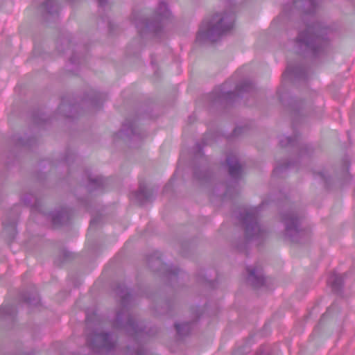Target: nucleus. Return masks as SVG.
I'll list each match as a JSON object with an SVG mask.
<instances>
[{
  "label": "nucleus",
  "instance_id": "nucleus-42",
  "mask_svg": "<svg viewBox=\"0 0 355 355\" xmlns=\"http://www.w3.org/2000/svg\"><path fill=\"white\" fill-rule=\"evenodd\" d=\"M241 128H236L234 129V134H235V135H236V134H237V132H240V131H241Z\"/></svg>",
  "mask_w": 355,
  "mask_h": 355
},
{
  "label": "nucleus",
  "instance_id": "nucleus-20",
  "mask_svg": "<svg viewBox=\"0 0 355 355\" xmlns=\"http://www.w3.org/2000/svg\"><path fill=\"white\" fill-rule=\"evenodd\" d=\"M332 290L336 293L341 291L343 285V277L338 274H333L329 278Z\"/></svg>",
  "mask_w": 355,
  "mask_h": 355
},
{
  "label": "nucleus",
  "instance_id": "nucleus-25",
  "mask_svg": "<svg viewBox=\"0 0 355 355\" xmlns=\"http://www.w3.org/2000/svg\"><path fill=\"white\" fill-rule=\"evenodd\" d=\"M313 152L312 148L308 145H302L300 147L299 153V159L304 160L306 157H308Z\"/></svg>",
  "mask_w": 355,
  "mask_h": 355
},
{
  "label": "nucleus",
  "instance_id": "nucleus-36",
  "mask_svg": "<svg viewBox=\"0 0 355 355\" xmlns=\"http://www.w3.org/2000/svg\"><path fill=\"white\" fill-rule=\"evenodd\" d=\"M62 255L64 257V261H67V260L69 259L71 257V254L69 252H67V251H63L62 252Z\"/></svg>",
  "mask_w": 355,
  "mask_h": 355
},
{
  "label": "nucleus",
  "instance_id": "nucleus-33",
  "mask_svg": "<svg viewBox=\"0 0 355 355\" xmlns=\"http://www.w3.org/2000/svg\"><path fill=\"white\" fill-rule=\"evenodd\" d=\"M99 221H100V218H98V217L92 218V219L91 220V221H90V225H89V230H92V228H94V226H95L96 225H97V224L99 223Z\"/></svg>",
  "mask_w": 355,
  "mask_h": 355
},
{
  "label": "nucleus",
  "instance_id": "nucleus-9",
  "mask_svg": "<svg viewBox=\"0 0 355 355\" xmlns=\"http://www.w3.org/2000/svg\"><path fill=\"white\" fill-rule=\"evenodd\" d=\"M148 264L154 270L164 273V277L171 284L176 282L179 276L184 275L178 268H172L164 263L160 259V254L158 252H154L148 257Z\"/></svg>",
  "mask_w": 355,
  "mask_h": 355
},
{
  "label": "nucleus",
  "instance_id": "nucleus-37",
  "mask_svg": "<svg viewBox=\"0 0 355 355\" xmlns=\"http://www.w3.org/2000/svg\"><path fill=\"white\" fill-rule=\"evenodd\" d=\"M317 175L318 176H320L324 181L327 182V175H326L324 172H323V171L318 172V173H317Z\"/></svg>",
  "mask_w": 355,
  "mask_h": 355
},
{
  "label": "nucleus",
  "instance_id": "nucleus-19",
  "mask_svg": "<svg viewBox=\"0 0 355 355\" xmlns=\"http://www.w3.org/2000/svg\"><path fill=\"white\" fill-rule=\"evenodd\" d=\"M105 184V180L101 176L93 177L88 174L87 187L89 191L95 190L103 187Z\"/></svg>",
  "mask_w": 355,
  "mask_h": 355
},
{
  "label": "nucleus",
  "instance_id": "nucleus-40",
  "mask_svg": "<svg viewBox=\"0 0 355 355\" xmlns=\"http://www.w3.org/2000/svg\"><path fill=\"white\" fill-rule=\"evenodd\" d=\"M108 27H109L110 31L112 32L113 31V28H113L114 27V24L112 22L109 21L108 22Z\"/></svg>",
  "mask_w": 355,
  "mask_h": 355
},
{
  "label": "nucleus",
  "instance_id": "nucleus-26",
  "mask_svg": "<svg viewBox=\"0 0 355 355\" xmlns=\"http://www.w3.org/2000/svg\"><path fill=\"white\" fill-rule=\"evenodd\" d=\"M292 165H293L291 162H288L283 164H279V166H276L275 169L273 170V175H279V174L283 171L284 169H286L289 167H291Z\"/></svg>",
  "mask_w": 355,
  "mask_h": 355
},
{
  "label": "nucleus",
  "instance_id": "nucleus-1",
  "mask_svg": "<svg viewBox=\"0 0 355 355\" xmlns=\"http://www.w3.org/2000/svg\"><path fill=\"white\" fill-rule=\"evenodd\" d=\"M329 29L319 22L309 24L299 31L294 40L295 53L304 58H316L326 54L329 48Z\"/></svg>",
  "mask_w": 355,
  "mask_h": 355
},
{
  "label": "nucleus",
  "instance_id": "nucleus-5",
  "mask_svg": "<svg viewBox=\"0 0 355 355\" xmlns=\"http://www.w3.org/2000/svg\"><path fill=\"white\" fill-rule=\"evenodd\" d=\"M171 15L167 5L160 2L152 19H146L133 16V21L141 37L159 36L162 33L164 21Z\"/></svg>",
  "mask_w": 355,
  "mask_h": 355
},
{
  "label": "nucleus",
  "instance_id": "nucleus-15",
  "mask_svg": "<svg viewBox=\"0 0 355 355\" xmlns=\"http://www.w3.org/2000/svg\"><path fill=\"white\" fill-rule=\"evenodd\" d=\"M154 191L148 189L144 184H140L138 190L134 193V197L141 205H144L151 200Z\"/></svg>",
  "mask_w": 355,
  "mask_h": 355
},
{
  "label": "nucleus",
  "instance_id": "nucleus-23",
  "mask_svg": "<svg viewBox=\"0 0 355 355\" xmlns=\"http://www.w3.org/2000/svg\"><path fill=\"white\" fill-rule=\"evenodd\" d=\"M298 144L297 136L295 138L283 136L279 140V145L282 147L294 146Z\"/></svg>",
  "mask_w": 355,
  "mask_h": 355
},
{
  "label": "nucleus",
  "instance_id": "nucleus-18",
  "mask_svg": "<svg viewBox=\"0 0 355 355\" xmlns=\"http://www.w3.org/2000/svg\"><path fill=\"white\" fill-rule=\"evenodd\" d=\"M22 201L26 205L30 206L32 209L38 211L40 213H42L41 210V202L33 194L29 193L24 196L22 198Z\"/></svg>",
  "mask_w": 355,
  "mask_h": 355
},
{
  "label": "nucleus",
  "instance_id": "nucleus-46",
  "mask_svg": "<svg viewBox=\"0 0 355 355\" xmlns=\"http://www.w3.org/2000/svg\"><path fill=\"white\" fill-rule=\"evenodd\" d=\"M279 99L281 101H282V97L281 96H279Z\"/></svg>",
  "mask_w": 355,
  "mask_h": 355
},
{
  "label": "nucleus",
  "instance_id": "nucleus-39",
  "mask_svg": "<svg viewBox=\"0 0 355 355\" xmlns=\"http://www.w3.org/2000/svg\"><path fill=\"white\" fill-rule=\"evenodd\" d=\"M332 309V307H330L327 309V312L324 313L320 319V320H323L325 317L327 316V315L329 313L330 310Z\"/></svg>",
  "mask_w": 355,
  "mask_h": 355
},
{
  "label": "nucleus",
  "instance_id": "nucleus-8",
  "mask_svg": "<svg viewBox=\"0 0 355 355\" xmlns=\"http://www.w3.org/2000/svg\"><path fill=\"white\" fill-rule=\"evenodd\" d=\"M227 82H225L210 94L209 98L213 103L234 101L236 97L242 96L244 93L252 92L254 89L253 83L248 80H243L237 85L235 92L227 90Z\"/></svg>",
  "mask_w": 355,
  "mask_h": 355
},
{
  "label": "nucleus",
  "instance_id": "nucleus-27",
  "mask_svg": "<svg viewBox=\"0 0 355 355\" xmlns=\"http://www.w3.org/2000/svg\"><path fill=\"white\" fill-rule=\"evenodd\" d=\"M128 353L130 355H147V353H146V350L141 345L137 346V349L133 350V351H131L128 348Z\"/></svg>",
  "mask_w": 355,
  "mask_h": 355
},
{
  "label": "nucleus",
  "instance_id": "nucleus-31",
  "mask_svg": "<svg viewBox=\"0 0 355 355\" xmlns=\"http://www.w3.org/2000/svg\"><path fill=\"white\" fill-rule=\"evenodd\" d=\"M255 355H269V350L266 347H261Z\"/></svg>",
  "mask_w": 355,
  "mask_h": 355
},
{
  "label": "nucleus",
  "instance_id": "nucleus-10",
  "mask_svg": "<svg viewBox=\"0 0 355 355\" xmlns=\"http://www.w3.org/2000/svg\"><path fill=\"white\" fill-rule=\"evenodd\" d=\"M247 282L253 288H258L263 286L266 283V278L263 274L261 268L258 266H248Z\"/></svg>",
  "mask_w": 355,
  "mask_h": 355
},
{
  "label": "nucleus",
  "instance_id": "nucleus-43",
  "mask_svg": "<svg viewBox=\"0 0 355 355\" xmlns=\"http://www.w3.org/2000/svg\"><path fill=\"white\" fill-rule=\"evenodd\" d=\"M19 144H21V145H25L26 143L24 142V141H22V139H19V142H18Z\"/></svg>",
  "mask_w": 355,
  "mask_h": 355
},
{
  "label": "nucleus",
  "instance_id": "nucleus-48",
  "mask_svg": "<svg viewBox=\"0 0 355 355\" xmlns=\"http://www.w3.org/2000/svg\"><path fill=\"white\" fill-rule=\"evenodd\" d=\"M28 355H33V354H28Z\"/></svg>",
  "mask_w": 355,
  "mask_h": 355
},
{
  "label": "nucleus",
  "instance_id": "nucleus-35",
  "mask_svg": "<svg viewBox=\"0 0 355 355\" xmlns=\"http://www.w3.org/2000/svg\"><path fill=\"white\" fill-rule=\"evenodd\" d=\"M202 146H201L200 144H196V152L195 153V156H200L202 155L201 150H202Z\"/></svg>",
  "mask_w": 355,
  "mask_h": 355
},
{
  "label": "nucleus",
  "instance_id": "nucleus-21",
  "mask_svg": "<svg viewBox=\"0 0 355 355\" xmlns=\"http://www.w3.org/2000/svg\"><path fill=\"white\" fill-rule=\"evenodd\" d=\"M193 325V322H185L181 324H175V327L179 336H184L191 332Z\"/></svg>",
  "mask_w": 355,
  "mask_h": 355
},
{
  "label": "nucleus",
  "instance_id": "nucleus-17",
  "mask_svg": "<svg viewBox=\"0 0 355 355\" xmlns=\"http://www.w3.org/2000/svg\"><path fill=\"white\" fill-rule=\"evenodd\" d=\"M293 6L296 8H302L305 13H313L318 3L315 0H294Z\"/></svg>",
  "mask_w": 355,
  "mask_h": 355
},
{
  "label": "nucleus",
  "instance_id": "nucleus-22",
  "mask_svg": "<svg viewBox=\"0 0 355 355\" xmlns=\"http://www.w3.org/2000/svg\"><path fill=\"white\" fill-rule=\"evenodd\" d=\"M42 8L45 12L52 15L58 10L57 0H46L42 4Z\"/></svg>",
  "mask_w": 355,
  "mask_h": 355
},
{
  "label": "nucleus",
  "instance_id": "nucleus-28",
  "mask_svg": "<svg viewBox=\"0 0 355 355\" xmlns=\"http://www.w3.org/2000/svg\"><path fill=\"white\" fill-rule=\"evenodd\" d=\"M90 103L94 107L96 108L100 107V105L102 104L98 94H95L94 96L92 97L90 99Z\"/></svg>",
  "mask_w": 355,
  "mask_h": 355
},
{
  "label": "nucleus",
  "instance_id": "nucleus-16",
  "mask_svg": "<svg viewBox=\"0 0 355 355\" xmlns=\"http://www.w3.org/2000/svg\"><path fill=\"white\" fill-rule=\"evenodd\" d=\"M288 76H294L299 78H306L307 73L305 68L296 66L292 67L290 64H288L285 72L283 73V79H286Z\"/></svg>",
  "mask_w": 355,
  "mask_h": 355
},
{
  "label": "nucleus",
  "instance_id": "nucleus-30",
  "mask_svg": "<svg viewBox=\"0 0 355 355\" xmlns=\"http://www.w3.org/2000/svg\"><path fill=\"white\" fill-rule=\"evenodd\" d=\"M74 159V154L71 152H69L67 153L66 157H64V162L69 164L71 162L73 161Z\"/></svg>",
  "mask_w": 355,
  "mask_h": 355
},
{
  "label": "nucleus",
  "instance_id": "nucleus-2",
  "mask_svg": "<svg viewBox=\"0 0 355 355\" xmlns=\"http://www.w3.org/2000/svg\"><path fill=\"white\" fill-rule=\"evenodd\" d=\"M116 294L121 298L120 307L117 309L112 326L116 329L125 331L138 340L144 336L142 326H139L135 316L130 313V304L131 295L123 284H119L115 288Z\"/></svg>",
  "mask_w": 355,
  "mask_h": 355
},
{
  "label": "nucleus",
  "instance_id": "nucleus-45",
  "mask_svg": "<svg viewBox=\"0 0 355 355\" xmlns=\"http://www.w3.org/2000/svg\"><path fill=\"white\" fill-rule=\"evenodd\" d=\"M202 143H203V146H205V145H207V143L206 141H205L204 140L202 141Z\"/></svg>",
  "mask_w": 355,
  "mask_h": 355
},
{
  "label": "nucleus",
  "instance_id": "nucleus-13",
  "mask_svg": "<svg viewBox=\"0 0 355 355\" xmlns=\"http://www.w3.org/2000/svg\"><path fill=\"white\" fill-rule=\"evenodd\" d=\"M49 217L51 218L53 225L58 227L67 224L69 221L71 212L66 208H62L60 210L51 213Z\"/></svg>",
  "mask_w": 355,
  "mask_h": 355
},
{
  "label": "nucleus",
  "instance_id": "nucleus-6",
  "mask_svg": "<svg viewBox=\"0 0 355 355\" xmlns=\"http://www.w3.org/2000/svg\"><path fill=\"white\" fill-rule=\"evenodd\" d=\"M281 218L285 226L286 239L293 243H303L309 238V232L302 227V216L298 211L286 210L282 213Z\"/></svg>",
  "mask_w": 355,
  "mask_h": 355
},
{
  "label": "nucleus",
  "instance_id": "nucleus-11",
  "mask_svg": "<svg viewBox=\"0 0 355 355\" xmlns=\"http://www.w3.org/2000/svg\"><path fill=\"white\" fill-rule=\"evenodd\" d=\"M119 137L129 138L132 140H141L146 135L141 133L136 125L135 122L125 121L123 124L122 129L117 133Z\"/></svg>",
  "mask_w": 355,
  "mask_h": 355
},
{
  "label": "nucleus",
  "instance_id": "nucleus-32",
  "mask_svg": "<svg viewBox=\"0 0 355 355\" xmlns=\"http://www.w3.org/2000/svg\"><path fill=\"white\" fill-rule=\"evenodd\" d=\"M66 107H68L70 110L76 109V106L75 105H67V104H65L64 103H62L60 105V106H59V110L62 111Z\"/></svg>",
  "mask_w": 355,
  "mask_h": 355
},
{
  "label": "nucleus",
  "instance_id": "nucleus-24",
  "mask_svg": "<svg viewBox=\"0 0 355 355\" xmlns=\"http://www.w3.org/2000/svg\"><path fill=\"white\" fill-rule=\"evenodd\" d=\"M22 300L30 305L36 306L40 302V298L37 294H33L31 296L24 294L21 296Z\"/></svg>",
  "mask_w": 355,
  "mask_h": 355
},
{
  "label": "nucleus",
  "instance_id": "nucleus-14",
  "mask_svg": "<svg viewBox=\"0 0 355 355\" xmlns=\"http://www.w3.org/2000/svg\"><path fill=\"white\" fill-rule=\"evenodd\" d=\"M3 226V233L9 239L12 240L17 234V220L16 218L8 219L6 218L2 222Z\"/></svg>",
  "mask_w": 355,
  "mask_h": 355
},
{
  "label": "nucleus",
  "instance_id": "nucleus-12",
  "mask_svg": "<svg viewBox=\"0 0 355 355\" xmlns=\"http://www.w3.org/2000/svg\"><path fill=\"white\" fill-rule=\"evenodd\" d=\"M226 162L228 166L229 175L237 183L242 175L241 164L239 162L237 157L232 154L227 156Z\"/></svg>",
  "mask_w": 355,
  "mask_h": 355
},
{
  "label": "nucleus",
  "instance_id": "nucleus-29",
  "mask_svg": "<svg viewBox=\"0 0 355 355\" xmlns=\"http://www.w3.org/2000/svg\"><path fill=\"white\" fill-rule=\"evenodd\" d=\"M194 175L198 180H205L208 178L209 174L207 171L202 172L201 174V173H198V171L196 170L194 171Z\"/></svg>",
  "mask_w": 355,
  "mask_h": 355
},
{
  "label": "nucleus",
  "instance_id": "nucleus-3",
  "mask_svg": "<svg viewBox=\"0 0 355 355\" xmlns=\"http://www.w3.org/2000/svg\"><path fill=\"white\" fill-rule=\"evenodd\" d=\"M234 15L232 12L216 13L211 19L203 21L197 33L198 42H214L232 29Z\"/></svg>",
  "mask_w": 355,
  "mask_h": 355
},
{
  "label": "nucleus",
  "instance_id": "nucleus-34",
  "mask_svg": "<svg viewBox=\"0 0 355 355\" xmlns=\"http://www.w3.org/2000/svg\"><path fill=\"white\" fill-rule=\"evenodd\" d=\"M98 6L103 8L108 5V0H97Z\"/></svg>",
  "mask_w": 355,
  "mask_h": 355
},
{
  "label": "nucleus",
  "instance_id": "nucleus-4",
  "mask_svg": "<svg viewBox=\"0 0 355 355\" xmlns=\"http://www.w3.org/2000/svg\"><path fill=\"white\" fill-rule=\"evenodd\" d=\"M258 207L244 209L239 214V220L244 229L245 237L243 241L235 244L236 249L243 252L247 249L248 243L254 241L259 243L268 236L267 230L261 225L259 219Z\"/></svg>",
  "mask_w": 355,
  "mask_h": 355
},
{
  "label": "nucleus",
  "instance_id": "nucleus-7",
  "mask_svg": "<svg viewBox=\"0 0 355 355\" xmlns=\"http://www.w3.org/2000/svg\"><path fill=\"white\" fill-rule=\"evenodd\" d=\"M87 344L95 354H107L115 349L117 338L110 332L96 330L87 336Z\"/></svg>",
  "mask_w": 355,
  "mask_h": 355
},
{
  "label": "nucleus",
  "instance_id": "nucleus-44",
  "mask_svg": "<svg viewBox=\"0 0 355 355\" xmlns=\"http://www.w3.org/2000/svg\"><path fill=\"white\" fill-rule=\"evenodd\" d=\"M64 115L67 117H72L73 115L70 114H64Z\"/></svg>",
  "mask_w": 355,
  "mask_h": 355
},
{
  "label": "nucleus",
  "instance_id": "nucleus-47",
  "mask_svg": "<svg viewBox=\"0 0 355 355\" xmlns=\"http://www.w3.org/2000/svg\"><path fill=\"white\" fill-rule=\"evenodd\" d=\"M35 122H36V123H37V124H39V123H39V121H37V119H35Z\"/></svg>",
  "mask_w": 355,
  "mask_h": 355
},
{
  "label": "nucleus",
  "instance_id": "nucleus-38",
  "mask_svg": "<svg viewBox=\"0 0 355 355\" xmlns=\"http://www.w3.org/2000/svg\"><path fill=\"white\" fill-rule=\"evenodd\" d=\"M70 62L72 64H76V63L79 64L80 63V62L77 60L76 57L75 55H73L72 57H71Z\"/></svg>",
  "mask_w": 355,
  "mask_h": 355
},
{
  "label": "nucleus",
  "instance_id": "nucleus-41",
  "mask_svg": "<svg viewBox=\"0 0 355 355\" xmlns=\"http://www.w3.org/2000/svg\"><path fill=\"white\" fill-rule=\"evenodd\" d=\"M230 192H231V188L230 187H227V191H226V193H225V196H230Z\"/></svg>",
  "mask_w": 355,
  "mask_h": 355
}]
</instances>
